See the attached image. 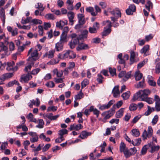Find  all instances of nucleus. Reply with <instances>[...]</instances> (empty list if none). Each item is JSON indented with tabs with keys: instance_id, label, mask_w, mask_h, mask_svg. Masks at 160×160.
<instances>
[{
	"instance_id": "37998d69",
	"label": "nucleus",
	"mask_w": 160,
	"mask_h": 160,
	"mask_svg": "<svg viewBox=\"0 0 160 160\" xmlns=\"http://www.w3.org/2000/svg\"><path fill=\"white\" fill-rule=\"evenodd\" d=\"M32 18L31 17H28L26 19H24L22 18L21 21V23L22 24H25L30 22Z\"/></svg>"
},
{
	"instance_id": "7ed1b4c3",
	"label": "nucleus",
	"mask_w": 160,
	"mask_h": 160,
	"mask_svg": "<svg viewBox=\"0 0 160 160\" xmlns=\"http://www.w3.org/2000/svg\"><path fill=\"white\" fill-rule=\"evenodd\" d=\"M95 12H94L93 8L91 7H89L86 8V11L90 13L91 15L92 16H96L98 15V13H100L101 12V9L98 6L96 5L94 7Z\"/></svg>"
},
{
	"instance_id": "aec40b11",
	"label": "nucleus",
	"mask_w": 160,
	"mask_h": 160,
	"mask_svg": "<svg viewBox=\"0 0 160 160\" xmlns=\"http://www.w3.org/2000/svg\"><path fill=\"white\" fill-rule=\"evenodd\" d=\"M149 46L147 45L145 46L140 50V53L142 54H144V56H146L148 54L147 53V52L149 50Z\"/></svg>"
},
{
	"instance_id": "5fc2aeb1",
	"label": "nucleus",
	"mask_w": 160,
	"mask_h": 160,
	"mask_svg": "<svg viewBox=\"0 0 160 160\" xmlns=\"http://www.w3.org/2000/svg\"><path fill=\"white\" fill-rule=\"evenodd\" d=\"M83 95V94L82 93L81 91H80V92L78 94L76 95L75 96V100H77L78 99H81L82 98V96Z\"/></svg>"
},
{
	"instance_id": "8fccbe9b",
	"label": "nucleus",
	"mask_w": 160,
	"mask_h": 160,
	"mask_svg": "<svg viewBox=\"0 0 160 160\" xmlns=\"http://www.w3.org/2000/svg\"><path fill=\"white\" fill-rule=\"evenodd\" d=\"M0 47L1 48L0 52H1L2 51H5L7 50V47L4 45L2 42H0Z\"/></svg>"
},
{
	"instance_id": "a19ab883",
	"label": "nucleus",
	"mask_w": 160,
	"mask_h": 160,
	"mask_svg": "<svg viewBox=\"0 0 160 160\" xmlns=\"http://www.w3.org/2000/svg\"><path fill=\"white\" fill-rule=\"evenodd\" d=\"M88 137L87 132L85 131H82L79 137L82 139L87 138Z\"/></svg>"
},
{
	"instance_id": "13d9d810",
	"label": "nucleus",
	"mask_w": 160,
	"mask_h": 160,
	"mask_svg": "<svg viewBox=\"0 0 160 160\" xmlns=\"http://www.w3.org/2000/svg\"><path fill=\"white\" fill-rule=\"evenodd\" d=\"M111 22L109 20H107L106 21L103 22V24L105 25H106L108 27V28H110L112 27Z\"/></svg>"
},
{
	"instance_id": "c756f323",
	"label": "nucleus",
	"mask_w": 160,
	"mask_h": 160,
	"mask_svg": "<svg viewBox=\"0 0 160 160\" xmlns=\"http://www.w3.org/2000/svg\"><path fill=\"white\" fill-rule=\"evenodd\" d=\"M141 142V138H138L136 139L134 141L132 140V143L134 146H138L140 145Z\"/></svg>"
},
{
	"instance_id": "de8ad7c7",
	"label": "nucleus",
	"mask_w": 160,
	"mask_h": 160,
	"mask_svg": "<svg viewBox=\"0 0 160 160\" xmlns=\"http://www.w3.org/2000/svg\"><path fill=\"white\" fill-rule=\"evenodd\" d=\"M109 70L110 73L111 75L113 76L114 75H116V69L115 68H109Z\"/></svg>"
},
{
	"instance_id": "412c9836",
	"label": "nucleus",
	"mask_w": 160,
	"mask_h": 160,
	"mask_svg": "<svg viewBox=\"0 0 160 160\" xmlns=\"http://www.w3.org/2000/svg\"><path fill=\"white\" fill-rule=\"evenodd\" d=\"M63 48V45L62 43L59 42L56 44L55 49L57 51L59 52L62 50Z\"/></svg>"
},
{
	"instance_id": "2eb2a0df",
	"label": "nucleus",
	"mask_w": 160,
	"mask_h": 160,
	"mask_svg": "<svg viewBox=\"0 0 160 160\" xmlns=\"http://www.w3.org/2000/svg\"><path fill=\"white\" fill-rule=\"evenodd\" d=\"M119 86L118 85L115 86L113 88L112 93H113V95L115 98H117L118 95L120 94V92L119 90Z\"/></svg>"
},
{
	"instance_id": "a878e982",
	"label": "nucleus",
	"mask_w": 160,
	"mask_h": 160,
	"mask_svg": "<svg viewBox=\"0 0 160 160\" xmlns=\"http://www.w3.org/2000/svg\"><path fill=\"white\" fill-rule=\"evenodd\" d=\"M139 100L145 101L149 104H152L154 102L153 99L152 98L148 97L145 98L144 99H139Z\"/></svg>"
},
{
	"instance_id": "ea45409f",
	"label": "nucleus",
	"mask_w": 160,
	"mask_h": 160,
	"mask_svg": "<svg viewBox=\"0 0 160 160\" xmlns=\"http://www.w3.org/2000/svg\"><path fill=\"white\" fill-rule=\"evenodd\" d=\"M131 72H129L126 73V74L124 75V77L123 78L122 80L124 81L125 82L127 81L131 77Z\"/></svg>"
},
{
	"instance_id": "0eeeda50",
	"label": "nucleus",
	"mask_w": 160,
	"mask_h": 160,
	"mask_svg": "<svg viewBox=\"0 0 160 160\" xmlns=\"http://www.w3.org/2000/svg\"><path fill=\"white\" fill-rule=\"evenodd\" d=\"M38 50H35L31 53V56L28 60L30 61H35L38 59Z\"/></svg>"
},
{
	"instance_id": "3c124183",
	"label": "nucleus",
	"mask_w": 160,
	"mask_h": 160,
	"mask_svg": "<svg viewBox=\"0 0 160 160\" xmlns=\"http://www.w3.org/2000/svg\"><path fill=\"white\" fill-rule=\"evenodd\" d=\"M89 83V81L87 79H84L83 81L82 82L81 85L82 88L85 87Z\"/></svg>"
},
{
	"instance_id": "f704fd0d",
	"label": "nucleus",
	"mask_w": 160,
	"mask_h": 160,
	"mask_svg": "<svg viewBox=\"0 0 160 160\" xmlns=\"http://www.w3.org/2000/svg\"><path fill=\"white\" fill-rule=\"evenodd\" d=\"M144 79H143L142 81L139 82L138 84L135 85V87L137 88H143L144 87Z\"/></svg>"
},
{
	"instance_id": "49530a36",
	"label": "nucleus",
	"mask_w": 160,
	"mask_h": 160,
	"mask_svg": "<svg viewBox=\"0 0 160 160\" xmlns=\"http://www.w3.org/2000/svg\"><path fill=\"white\" fill-rule=\"evenodd\" d=\"M137 108V105L135 103H132L130 104L129 107V109L131 111H134Z\"/></svg>"
},
{
	"instance_id": "72a5a7b5",
	"label": "nucleus",
	"mask_w": 160,
	"mask_h": 160,
	"mask_svg": "<svg viewBox=\"0 0 160 160\" xmlns=\"http://www.w3.org/2000/svg\"><path fill=\"white\" fill-rule=\"evenodd\" d=\"M132 135L135 137H138L140 135V133L139 130L137 129H133L132 130Z\"/></svg>"
},
{
	"instance_id": "2f4dec72",
	"label": "nucleus",
	"mask_w": 160,
	"mask_h": 160,
	"mask_svg": "<svg viewBox=\"0 0 160 160\" xmlns=\"http://www.w3.org/2000/svg\"><path fill=\"white\" fill-rule=\"evenodd\" d=\"M14 84L17 85H19L20 84L16 80H14L13 81H11L9 82L8 84L6 85L8 87H11Z\"/></svg>"
},
{
	"instance_id": "58836bf2",
	"label": "nucleus",
	"mask_w": 160,
	"mask_h": 160,
	"mask_svg": "<svg viewBox=\"0 0 160 160\" xmlns=\"http://www.w3.org/2000/svg\"><path fill=\"white\" fill-rule=\"evenodd\" d=\"M45 18L48 19H50L53 20L55 19L54 15L51 13H48L46 14L45 16Z\"/></svg>"
},
{
	"instance_id": "69168bd1",
	"label": "nucleus",
	"mask_w": 160,
	"mask_h": 160,
	"mask_svg": "<svg viewBox=\"0 0 160 160\" xmlns=\"http://www.w3.org/2000/svg\"><path fill=\"white\" fill-rule=\"evenodd\" d=\"M89 32L91 33H95L97 32V31L94 28L92 27H90L88 29Z\"/></svg>"
},
{
	"instance_id": "bf43d9fd",
	"label": "nucleus",
	"mask_w": 160,
	"mask_h": 160,
	"mask_svg": "<svg viewBox=\"0 0 160 160\" xmlns=\"http://www.w3.org/2000/svg\"><path fill=\"white\" fill-rule=\"evenodd\" d=\"M68 133V130L65 129H62L59 131L58 134L59 135H64Z\"/></svg>"
},
{
	"instance_id": "cd10ccee",
	"label": "nucleus",
	"mask_w": 160,
	"mask_h": 160,
	"mask_svg": "<svg viewBox=\"0 0 160 160\" xmlns=\"http://www.w3.org/2000/svg\"><path fill=\"white\" fill-rule=\"evenodd\" d=\"M148 59H144L143 61L140 62L137 65V68L139 69L143 67L145 64H146L148 62Z\"/></svg>"
},
{
	"instance_id": "5701e85b",
	"label": "nucleus",
	"mask_w": 160,
	"mask_h": 160,
	"mask_svg": "<svg viewBox=\"0 0 160 160\" xmlns=\"http://www.w3.org/2000/svg\"><path fill=\"white\" fill-rule=\"evenodd\" d=\"M104 30L102 32V36H106L109 34L111 32V28H108L107 27L104 28Z\"/></svg>"
},
{
	"instance_id": "b1692460",
	"label": "nucleus",
	"mask_w": 160,
	"mask_h": 160,
	"mask_svg": "<svg viewBox=\"0 0 160 160\" xmlns=\"http://www.w3.org/2000/svg\"><path fill=\"white\" fill-rule=\"evenodd\" d=\"M124 109V108H121L116 112V117L117 118H119L122 116Z\"/></svg>"
},
{
	"instance_id": "680f3d73",
	"label": "nucleus",
	"mask_w": 160,
	"mask_h": 160,
	"mask_svg": "<svg viewBox=\"0 0 160 160\" xmlns=\"http://www.w3.org/2000/svg\"><path fill=\"white\" fill-rule=\"evenodd\" d=\"M98 78L97 79L98 82L100 83H101L102 82V79L103 78L101 74H98Z\"/></svg>"
},
{
	"instance_id": "e2e57ef3",
	"label": "nucleus",
	"mask_w": 160,
	"mask_h": 160,
	"mask_svg": "<svg viewBox=\"0 0 160 160\" xmlns=\"http://www.w3.org/2000/svg\"><path fill=\"white\" fill-rule=\"evenodd\" d=\"M155 71L157 73H160V62L157 63L155 67Z\"/></svg>"
},
{
	"instance_id": "393cba45",
	"label": "nucleus",
	"mask_w": 160,
	"mask_h": 160,
	"mask_svg": "<svg viewBox=\"0 0 160 160\" xmlns=\"http://www.w3.org/2000/svg\"><path fill=\"white\" fill-rule=\"evenodd\" d=\"M146 8L149 11H150V8L152 9L153 7V4L150 1H147L146 4L145 5Z\"/></svg>"
},
{
	"instance_id": "4be33fe9",
	"label": "nucleus",
	"mask_w": 160,
	"mask_h": 160,
	"mask_svg": "<svg viewBox=\"0 0 160 160\" xmlns=\"http://www.w3.org/2000/svg\"><path fill=\"white\" fill-rule=\"evenodd\" d=\"M67 34L62 33L61 35L60 42L63 43L67 42Z\"/></svg>"
},
{
	"instance_id": "c9c22d12",
	"label": "nucleus",
	"mask_w": 160,
	"mask_h": 160,
	"mask_svg": "<svg viewBox=\"0 0 160 160\" xmlns=\"http://www.w3.org/2000/svg\"><path fill=\"white\" fill-rule=\"evenodd\" d=\"M130 94V92L129 91H127L123 93L122 95V97L124 100H127L129 98Z\"/></svg>"
},
{
	"instance_id": "a211bd4d",
	"label": "nucleus",
	"mask_w": 160,
	"mask_h": 160,
	"mask_svg": "<svg viewBox=\"0 0 160 160\" xmlns=\"http://www.w3.org/2000/svg\"><path fill=\"white\" fill-rule=\"evenodd\" d=\"M0 18L2 20L3 24H4L5 20V12L4 8L1 7H0Z\"/></svg>"
},
{
	"instance_id": "052dcab7",
	"label": "nucleus",
	"mask_w": 160,
	"mask_h": 160,
	"mask_svg": "<svg viewBox=\"0 0 160 160\" xmlns=\"http://www.w3.org/2000/svg\"><path fill=\"white\" fill-rule=\"evenodd\" d=\"M31 22L35 24H40L42 23V22L41 20L36 19H32V20Z\"/></svg>"
},
{
	"instance_id": "f3484780",
	"label": "nucleus",
	"mask_w": 160,
	"mask_h": 160,
	"mask_svg": "<svg viewBox=\"0 0 160 160\" xmlns=\"http://www.w3.org/2000/svg\"><path fill=\"white\" fill-rule=\"evenodd\" d=\"M68 16L69 18L70 24L72 26L73 24L74 20L73 19L74 17V14L72 12H68Z\"/></svg>"
},
{
	"instance_id": "f8f14e48",
	"label": "nucleus",
	"mask_w": 160,
	"mask_h": 160,
	"mask_svg": "<svg viewBox=\"0 0 160 160\" xmlns=\"http://www.w3.org/2000/svg\"><path fill=\"white\" fill-rule=\"evenodd\" d=\"M89 47L88 44L84 43H81L78 44V46L77 47L76 49L77 51L82 50H86L89 48Z\"/></svg>"
},
{
	"instance_id": "c03bdc74",
	"label": "nucleus",
	"mask_w": 160,
	"mask_h": 160,
	"mask_svg": "<svg viewBox=\"0 0 160 160\" xmlns=\"http://www.w3.org/2000/svg\"><path fill=\"white\" fill-rule=\"evenodd\" d=\"M125 144L122 142L121 143L120 146V150L121 152H123L126 149Z\"/></svg>"
},
{
	"instance_id": "6e6552de",
	"label": "nucleus",
	"mask_w": 160,
	"mask_h": 160,
	"mask_svg": "<svg viewBox=\"0 0 160 160\" xmlns=\"http://www.w3.org/2000/svg\"><path fill=\"white\" fill-rule=\"evenodd\" d=\"M136 10L135 6L134 4H131L129 6L128 8L126 10V12L127 15H131L136 11Z\"/></svg>"
},
{
	"instance_id": "9b49d317",
	"label": "nucleus",
	"mask_w": 160,
	"mask_h": 160,
	"mask_svg": "<svg viewBox=\"0 0 160 160\" xmlns=\"http://www.w3.org/2000/svg\"><path fill=\"white\" fill-rule=\"evenodd\" d=\"M114 102L115 101L114 100H112L109 101L107 105L104 104L100 106L99 107V109L102 110L108 109L113 104Z\"/></svg>"
},
{
	"instance_id": "4468645a",
	"label": "nucleus",
	"mask_w": 160,
	"mask_h": 160,
	"mask_svg": "<svg viewBox=\"0 0 160 160\" xmlns=\"http://www.w3.org/2000/svg\"><path fill=\"white\" fill-rule=\"evenodd\" d=\"M52 115L53 114L52 113H50L49 114L43 115V118L45 119H46V118H48L51 120H56L59 116V115H57L54 116H52Z\"/></svg>"
},
{
	"instance_id": "e433bc0d",
	"label": "nucleus",
	"mask_w": 160,
	"mask_h": 160,
	"mask_svg": "<svg viewBox=\"0 0 160 160\" xmlns=\"http://www.w3.org/2000/svg\"><path fill=\"white\" fill-rule=\"evenodd\" d=\"M148 109L145 113V114L146 115H148L151 112L155 111V108H151L149 106H148Z\"/></svg>"
},
{
	"instance_id": "9d476101",
	"label": "nucleus",
	"mask_w": 160,
	"mask_h": 160,
	"mask_svg": "<svg viewBox=\"0 0 160 160\" xmlns=\"http://www.w3.org/2000/svg\"><path fill=\"white\" fill-rule=\"evenodd\" d=\"M28 133L32 136L30 139V141L32 142H37L38 141V137L36 132H29Z\"/></svg>"
},
{
	"instance_id": "603ef678",
	"label": "nucleus",
	"mask_w": 160,
	"mask_h": 160,
	"mask_svg": "<svg viewBox=\"0 0 160 160\" xmlns=\"http://www.w3.org/2000/svg\"><path fill=\"white\" fill-rule=\"evenodd\" d=\"M158 115H156L154 116L152 122V124L153 125H155L157 123L158 120Z\"/></svg>"
},
{
	"instance_id": "c85d7f7f",
	"label": "nucleus",
	"mask_w": 160,
	"mask_h": 160,
	"mask_svg": "<svg viewBox=\"0 0 160 160\" xmlns=\"http://www.w3.org/2000/svg\"><path fill=\"white\" fill-rule=\"evenodd\" d=\"M14 64L15 62L13 61L8 62L7 63L8 67L7 68V69L8 71L11 70L12 69L13 67Z\"/></svg>"
},
{
	"instance_id": "79ce46f5",
	"label": "nucleus",
	"mask_w": 160,
	"mask_h": 160,
	"mask_svg": "<svg viewBox=\"0 0 160 160\" xmlns=\"http://www.w3.org/2000/svg\"><path fill=\"white\" fill-rule=\"evenodd\" d=\"M148 144L144 145L142 148L141 150V153L142 155L145 154L147 152L148 149L149 148Z\"/></svg>"
},
{
	"instance_id": "ddd939ff",
	"label": "nucleus",
	"mask_w": 160,
	"mask_h": 160,
	"mask_svg": "<svg viewBox=\"0 0 160 160\" xmlns=\"http://www.w3.org/2000/svg\"><path fill=\"white\" fill-rule=\"evenodd\" d=\"M55 52L54 50H52L46 52L43 55V58H51L54 57V54Z\"/></svg>"
},
{
	"instance_id": "6e6d98bb",
	"label": "nucleus",
	"mask_w": 160,
	"mask_h": 160,
	"mask_svg": "<svg viewBox=\"0 0 160 160\" xmlns=\"http://www.w3.org/2000/svg\"><path fill=\"white\" fill-rule=\"evenodd\" d=\"M46 85L48 87L52 88L55 86V84L52 81H50L46 84Z\"/></svg>"
},
{
	"instance_id": "4c0bfd02",
	"label": "nucleus",
	"mask_w": 160,
	"mask_h": 160,
	"mask_svg": "<svg viewBox=\"0 0 160 160\" xmlns=\"http://www.w3.org/2000/svg\"><path fill=\"white\" fill-rule=\"evenodd\" d=\"M65 25V22L62 21H60L56 23V26L61 29H62L63 26Z\"/></svg>"
},
{
	"instance_id": "09e8293b",
	"label": "nucleus",
	"mask_w": 160,
	"mask_h": 160,
	"mask_svg": "<svg viewBox=\"0 0 160 160\" xmlns=\"http://www.w3.org/2000/svg\"><path fill=\"white\" fill-rule=\"evenodd\" d=\"M123 153L126 158H128L131 156L130 150H129L127 148L125 150Z\"/></svg>"
},
{
	"instance_id": "6ab92c4d",
	"label": "nucleus",
	"mask_w": 160,
	"mask_h": 160,
	"mask_svg": "<svg viewBox=\"0 0 160 160\" xmlns=\"http://www.w3.org/2000/svg\"><path fill=\"white\" fill-rule=\"evenodd\" d=\"M89 111L90 112H93V114L96 116L97 118L98 117L100 113V111L97 109L94 108L93 106H92L90 107Z\"/></svg>"
},
{
	"instance_id": "0e129e2a",
	"label": "nucleus",
	"mask_w": 160,
	"mask_h": 160,
	"mask_svg": "<svg viewBox=\"0 0 160 160\" xmlns=\"http://www.w3.org/2000/svg\"><path fill=\"white\" fill-rule=\"evenodd\" d=\"M148 131L147 133L148 134V138H149L152 136V134L153 130L151 127H148Z\"/></svg>"
},
{
	"instance_id": "4d7b16f0",
	"label": "nucleus",
	"mask_w": 160,
	"mask_h": 160,
	"mask_svg": "<svg viewBox=\"0 0 160 160\" xmlns=\"http://www.w3.org/2000/svg\"><path fill=\"white\" fill-rule=\"evenodd\" d=\"M57 109V107L55 106H51L49 107L47 109V111L50 112L56 111Z\"/></svg>"
},
{
	"instance_id": "338daca9",
	"label": "nucleus",
	"mask_w": 160,
	"mask_h": 160,
	"mask_svg": "<svg viewBox=\"0 0 160 160\" xmlns=\"http://www.w3.org/2000/svg\"><path fill=\"white\" fill-rule=\"evenodd\" d=\"M69 58H74L76 57V54L73 52V51L69 50Z\"/></svg>"
},
{
	"instance_id": "bb28decb",
	"label": "nucleus",
	"mask_w": 160,
	"mask_h": 160,
	"mask_svg": "<svg viewBox=\"0 0 160 160\" xmlns=\"http://www.w3.org/2000/svg\"><path fill=\"white\" fill-rule=\"evenodd\" d=\"M136 56L135 52H131L130 58V64H132L135 62V58Z\"/></svg>"
},
{
	"instance_id": "f03ea898",
	"label": "nucleus",
	"mask_w": 160,
	"mask_h": 160,
	"mask_svg": "<svg viewBox=\"0 0 160 160\" xmlns=\"http://www.w3.org/2000/svg\"><path fill=\"white\" fill-rule=\"evenodd\" d=\"M88 31L87 30H84L82 33L78 36L75 33H73L71 34L70 37L72 38L71 41L77 44L79 42V40L86 38L87 37Z\"/></svg>"
},
{
	"instance_id": "473e14b6",
	"label": "nucleus",
	"mask_w": 160,
	"mask_h": 160,
	"mask_svg": "<svg viewBox=\"0 0 160 160\" xmlns=\"http://www.w3.org/2000/svg\"><path fill=\"white\" fill-rule=\"evenodd\" d=\"M38 125H36V127L39 128H43L44 122L42 119H40L38 120Z\"/></svg>"
},
{
	"instance_id": "1a4fd4ad",
	"label": "nucleus",
	"mask_w": 160,
	"mask_h": 160,
	"mask_svg": "<svg viewBox=\"0 0 160 160\" xmlns=\"http://www.w3.org/2000/svg\"><path fill=\"white\" fill-rule=\"evenodd\" d=\"M148 146L151 149L150 152L152 153L155 151H158L160 148L159 146L155 145L153 142H151L149 143Z\"/></svg>"
},
{
	"instance_id": "a18cd8bd",
	"label": "nucleus",
	"mask_w": 160,
	"mask_h": 160,
	"mask_svg": "<svg viewBox=\"0 0 160 160\" xmlns=\"http://www.w3.org/2000/svg\"><path fill=\"white\" fill-rule=\"evenodd\" d=\"M123 104L122 101V100L118 101L116 104H114L112 108H114L115 109V107H116L117 108H119Z\"/></svg>"
},
{
	"instance_id": "423d86ee",
	"label": "nucleus",
	"mask_w": 160,
	"mask_h": 160,
	"mask_svg": "<svg viewBox=\"0 0 160 160\" xmlns=\"http://www.w3.org/2000/svg\"><path fill=\"white\" fill-rule=\"evenodd\" d=\"M79 24L77 25L75 27V29L79 28L81 25H82L85 22L84 18L83 15L82 14H79L78 15Z\"/></svg>"
},
{
	"instance_id": "dca6fc26",
	"label": "nucleus",
	"mask_w": 160,
	"mask_h": 160,
	"mask_svg": "<svg viewBox=\"0 0 160 160\" xmlns=\"http://www.w3.org/2000/svg\"><path fill=\"white\" fill-rule=\"evenodd\" d=\"M111 8L108 9L107 12H110L111 14L113 15L115 17H120L121 16V14L120 12L118 10H113L109 11Z\"/></svg>"
},
{
	"instance_id": "39448f33",
	"label": "nucleus",
	"mask_w": 160,
	"mask_h": 160,
	"mask_svg": "<svg viewBox=\"0 0 160 160\" xmlns=\"http://www.w3.org/2000/svg\"><path fill=\"white\" fill-rule=\"evenodd\" d=\"M32 78V76L28 73L27 74L22 75L20 79V81L22 82H27Z\"/></svg>"
},
{
	"instance_id": "7c9ffc66",
	"label": "nucleus",
	"mask_w": 160,
	"mask_h": 160,
	"mask_svg": "<svg viewBox=\"0 0 160 160\" xmlns=\"http://www.w3.org/2000/svg\"><path fill=\"white\" fill-rule=\"evenodd\" d=\"M135 79L136 80H140L142 77V74L140 73L139 72H136L135 75Z\"/></svg>"
},
{
	"instance_id": "f257e3e1",
	"label": "nucleus",
	"mask_w": 160,
	"mask_h": 160,
	"mask_svg": "<svg viewBox=\"0 0 160 160\" xmlns=\"http://www.w3.org/2000/svg\"><path fill=\"white\" fill-rule=\"evenodd\" d=\"M151 93L149 89H145L143 90H139L134 94L133 100L134 101L142 99H144Z\"/></svg>"
},
{
	"instance_id": "864d4df0",
	"label": "nucleus",
	"mask_w": 160,
	"mask_h": 160,
	"mask_svg": "<svg viewBox=\"0 0 160 160\" xmlns=\"http://www.w3.org/2000/svg\"><path fill=\"white\" fill-rule=\"evenodd\" d=\"M40 69L39 68H37L33 70L30 73L31 74L35 75L37 74L40 71Z\"/></svg>"
},
{
	"instance_id": "20e7f679",
	"label": "nucleus",
	"mask_w": 160,
	"mask_h": 160,
	"mask_svg": "<svg viewBox=\"0 0 160 160\" xmlns=\"http://www.w3.org/2000/svg\"><path fill=\"white\" fill-rule=\"evenodd\" d=\"M115 112V110L114 108H111L109 110L105 112L102 114V116H105L103 119V120H106L109 119L113 115Z\"/></svg>"
},
{
	"instance_id": "774afa93",
	"label": "nucleus",
	"mask_w": 160,
	"mask_h": 160,
	"mask_svg": "<svg viewBox=\"0 0 160 160\" xmlns=\"http://www.w3.org/2000/svg\"><path fill=\"white\" fill-rule=\"evenodd\" d=\"M154 101L155 102V104L160 103V98L159 96L157 95L154 96V98L153 99Z\"/></svg>"
}]
</instances>
